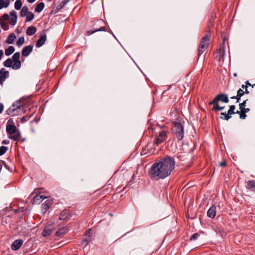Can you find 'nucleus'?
Masks as SVG:
<instances>
[{
  "instance_id": "f257e3e1",
  "label": "nucleus",
  "mask_w": 255,
  "mask_h": 255,
  "mask_svg": "<svg viewBox=\"0 0 255 255\" xmlns=\"http://www.w3.org/2000/svg\"><path fill=\"white\" fill-rule=\"evenodd\" d=\"M175 166L174 158L166 155L152 164L149 174L151 178L154 180L163 179L171 174Z\"/></svg>"
},
{
  "instance_id": "f03ea898",
  "label": "nucleus",
  "mask_w": 255,
  "mask_h": 255,
  "mask_svg": "<svg viewBox=\"0 0 255 255\" xmlns=\"http://www.w3.org/2000/svg\"><path fill=\"white\" fill-rule=\"evenodd\" d=\"M6 131L9 135V138L15 141H18L20 139L21 134L20 132L13 123L11 120H9L6 124Z\"/></svg>"
},
{
  "instance_id": "7ed1b4c3",
  "label": "nucleus",
  "mask_w": 255,
  "mask_h": 255,
  "mask_svg": "<svg viewBox=\"0 0 255 255\" xmlns=\"http://www.w3.org/2000/svg\"><path fill=\"white\" fill-rule=\"evenodd\" d=\"M172 133L178 141L181 140L184 136V127L180 121L177 120L172 127Z\"/></svg>"
},
{
  "instance_id": "20e7f679",
  "label": "nucleus",
  "mask_w": 255,
  "mask_h": 255,
  "mask_svg": "<svg viewBox=\"0 0 255 255\" xmlns=\"http://www.w3.org/2000/svg\"><path fill=\"white\" fill-rule=\"evenodd\" d=\"M168 129L166 127H159V130L155 134L153 141L154 145L158 146L167 138Z\"/></svg>"
},
{
  "instance_id": "39448f33",
  "label": "nucleus",
  "mask_w": 255,
  "mask_h": 255,
  "mask_svg": "<svg viewBox=\"0 0 255 255\" xmlns=\"http://www.w3.org/2000/svg\"><path fill=\"white\" fill-rule=\"evenodd\" d=\"M22 106L20 105L19 101H16L6 111V114L11 117L16 116L21 113L23 111Z\"/></svg>"
},
{
  "instance_id": "423d86ee",
  "label": "nucleus",
  "mask_w": 255,
  "mask_h": 255,
  "mask_svg": "<svg viewBox=\"0 0 255 255\" xmlns=\"http://www.w3.org/2000/svg\"><path fill=\"white\" fill-rule=\"evenodd\" d=\"M210 37V33L209 32L205 34L201 39V41L199 46L198 55L199 57L208 48L209 44V40Z\"/></svg>"
},
{
  "instance_id": "0eeeda50",
  "label": "nucleus",
  "mask_w": 255,
  "mask_h": 255,
  "mask_svg": "<svg viewBox=\"0 0 255 255\" xmlns=\"http://www.w3.org/2000/svg\"><path fill=\"white\" fill-rule=\"evenodd\" d=\"M221 101L223 103H228L229 101L227 95L225 94H220L217 95L213 99L212 101L209 103V105H212V104H215L219 103Z\"/></svg>"
},
{
  "instance_id": "6e6552de",
  "label": "nucleus",
  "mask_w": 255,
  "mask_h": 255,
  "mask_svg": "<svg viewBox=\"0 0 255 255\" xmlns=\"http://www.w3.org/2000/svg\"><path fill=\"white\" fill-rule=\"evenodd\" d=\"M104 21L102 20H98L94 25V27L92 30H88L86 32V35L87 36H90V35L98 32V31H106V28L105 26H100L99 27L98 25H100L101 23H103Z\"/></svg>"
},
{
  "instance_id": "1a4fd4ad",
  "label": "nucleus",
  "mask_w": 255,
  "mask_h": 255,
  "mask_svg": "<svg viewBox=\"0 0 255 255\" xmlns=\"http://www.w3.org/2000/svg\"><path fill=\"white\" fill-rule=\"evenodd\" d=\"M20 53L17 52L15 53L12 56V61L14 62L12 65V69L14 70H18L21 67V62L19 60Z\"/></svg>"
},
{
  "instance_id": "9d476101",
  "label": "nucleus",
  "mask_w": 255,
  "mask_h": 255,
  "mask_svg": "<svg viewBox=\"0 0 255 255\" xmlns=\"http://www.w3.org/2000/svg\"><path fill=\"white\" fill-rule=\"evenodd\" d=\"M55 229L54 223H51L48 224L44 228L42 232V236L43 237H47L50 236Z\"/></svg>"
},
{
  "instance_id": "9b49d317",
  "label": "nucleus",
  "mask_w": 255,
  "mask_h": 255,
  "mask_svg": "<svg viewBox=\"0 0 255 255\" xmlns=\"http://www.w3.org/2000/svg\"><path fill=\"white\" fill-rule=\"evenodd\" d=\"M9 72L4 68L0 70V84L2 85L3 82L8 77Z\"/></svg>"
},
{
  "instance_id": "f8f14e48",
  "label": "nucleus",
  "mask_w": 255,
  "mask_h": 255,
  "mask_svg": "<svg viewBox=\"0 0 255 255\" xmlns=\"http://www.w3.org/2000/svg\"><path fill=\"white\" fill-rule=\"evenodd\" d=\"M236 107L235 105H231L230 106V109L228 111V113L226 117L221 116L220 118L224 120L228 121L231 118V115L236 114L235 112Z\"/></svg>"
},
{
  "instance_id": "ddd939ff",
  "label": "nucleus",
  "mask_w": 255,
  "mask_h": 255,
  "mask_svg": "<svg viewBox=\"0 0 255 255\" xmlns=\"http://www.w3.org/2000/svg\"><path fill=\"white\" fill-rule=\"evenodd\" d=\"M46 34L45 33L44 31H43L42 33L40 34L39 39L37 41L36 43V46L37 47H40L42 46L45 43L46 40Z\"/></svg>"
},
{
  "instance_id": "4468645a",
  "label": "nucleus",
  "mask_w": 255,
  "mask_h": 255,
  "mask_svg": "<svg viewBox=\"0 0 255 255\" xmlns=\"http://www.w3.org/2000/svg\"><path fill=\"white\" fill-rule=\"evenodd\" d=\"M9 14L11 17L9 19V22L10 24L14 26L16 24L17 22V13L14 10H12L10 12Z\"/></svg>"
},
{
  "instance_id": "2eb2a0df",
  "label": "nucleus",
  "mask_w": 255,
  "mask_h": 255,
  "mask_svg": "<svg viewBox=\"0 0 255 255\" xmlns=\"http://www.w3.org/2000/svg\"><path fill=\"white\" fill-rule=\"evenodd\" d=\"M23 241L22 240H16L11 245V248L13 251L18 250L23 244Z\"/></svg>"
},
{
  "instance_id": "dca6fc26",
  "label": "nucleus",
  "mask_w": 255,
  "mask_h": 255,
  "mask_svg": "<svg viewBox=\"0 0 255 255\" xmlns=\"http://www.w3.org/2000/svg\"><path fill=\"white\" fill-rule=\"evenodd\" d=\"M207 214L208 217L211 219H213L215 217L216 214V207L214 205H213L208 209Z\"/></svg>"
},
{
  "instance_id": "f3484780",
  "label": "nucleus",
  "mask_w": 255,
  "mask_h": 255,
  "mask_svg": "<svg viewBox=\"0 0 255 255\" xmlns=\"http://www.w3.org/2000/svg\"><path fill=\"white\" fill-rule=\"evenodd\" d=\"M33 49V46L28 45L25 46L21 52V54L22 56L27 57L28 56L30 53L32 52Z\"/></svg>"
},
{
  "instance_id": "a211bd4d",
  "label": "nucleus",
  "mask_w": 255,
  "mask_h": 255,
  "mask_svg": "<svg viewBox=\"0 0 255 255\" xmlns=\"http://www.w3.org/2000/svg\"><path fill=\"white\" fill-rule=\"evenodd\" d=\"M53 204V201L52 200H46L42 205V211L44 213L49 209L51 205Z\"/></svg>"
},
{
  "instance_id": "6ab92c4d",
  "label": "nucleus",
  "mask_w": 255,
  "mask_h": 255,
  "mask_svg": "<svg viewBox=\"0 0 255 255\" xmlns=\"http://www.w3.org/2000/svg\"><path fill=\"white\" fill-rule=\"evenodd\" d=\"M217 54L216 56V59L218 61H220L223 58V57L225 54V50L224 49L220 48L217 50Z\"/></svg>"
},
{
  "instance_id": "aec40b11",
  "label": "nucleus",
  "mask_w": 255,
  "mask_h": 255,
  "mask_svg": "<svg viewBox=\"0 0 255 255\" xmlns=\"http://www.w3.org/2000/svg\"><path fill=\"white\" fill-rule=\"evenodd\" d=\"M46 198H47V197L45 196L39 194L36 195L33 198V203L35 204H39Z\"/></svg>"
},
{
  "instance_id": "412c9836",
  "label": "nucleus",
  "mask_w": 255,
  "mask_h": 255,
  "mask_svg": "<svg viewBox=\"0 0 255 255\" xmlns=\"http://www.w3.org/2000/svg\"><path fill=\"white\" fill-rule=\"evenodd\" d=\"M246 187L252 191H255V181L250 180L247 182Z\"/></svg>"
},
{
  "instance_id": "4be33fe9",
  "label": "nucleus",
  "mask_w": 255,
  "mask_h": 255,
  "mask_svg": "<svg viewBox=\"0 0 255 255\" xmlns=\"http://www.w3.org/2000/svg\"><path fill=\"white\" fill-rule=\"evenodd\" d=\"M36 31V28L34 26H30L27 28L26 33L28 35H32Z\"/></svg>"
},
{
  "instance_id": "5701e85b",
  "label": "nucleus",
  "mask_w": 255,
  "mask_h": 255,
  "mask_svg": "<svg viewBox=\"0 0 255 255\" xmlns=\"http://www.w3.org/2000/svg\"><path fill=\"white\" fill-rule=\"evenodd\" d=\"M16 39V36L15 34L14 33H11L8 35L7 37L6 40V43L8 44H12L14 40Z\"/></svg>"
},
{
  "instance_id": "b1692460",
  "label": "nucleus",
  "mask_w": 255,
  "mask_h": 255,
  "mask_svg": "<svg viewBox=\"0 0 255 255\" xmlns=\"http://www.w3.org/2000/svg\"><path fill=\"white\" fill-rule=\"evenodd\" d=\"M10 3V0H0V9L6 8Z\"/></svg>"
},
{
  "instance_id": "393cba45",
  "label": "nucleus",
  "mask_w": 255,
  "mask_h": 255,
  "mask_svg": "<svg viewBox=\"0 0 255 255\" xmlns=\"http://www.w3.org/2000/svg\"><path fill=\"white\" fill-rule=\"evenodd\" d=\"M44 7V3L42 2L38 3L35 8V11L37 12H40Z\"/></svg>"
},
{
  "instance_id": "a878e982",
  "label": "nucleus",
  "mask_w": 255,
  "mask_h": 255,
  "mask_svg": "<svg viewBox=\"0 0 255 255\" xmlns=\"http://www.w3.org/2000/svg\"><path fill=\"white\" fill-rule=\"evenodd\" d=\"M212 105H213V107H212L211 110L213 111H215L216 112L223 110L225 108L224 107L220 106L219 103H216L215 104Z\"/></svg>"
},
{
  "instance_id": "bb28decb",
  "label": "nucleus",
  "mask_w": 255,
  "mask_h": 255,
  "mask_svg": "<svg viewBox=\"0 0 255 255\" xmlns=\"http://www.w3.org/2000/svg\"><path fill=\"white\" fill-rule=\"evenodd\" d=\"M69 217L68 212L67 211H63L61 212L60 216H59V220H64L68 218Z\"/></svg>"
},
{
  "instance_id": "cd10ccee",
  "label": "nucleus",
  "mask_w": 255,
  "mask_h": 255,
  "mask_svg": "<svg viewBox=\"0 0 255 255\" xmlns=\"http://www.w3.org/2000/svg\"><path fill=\"white\" fill-rule=\"evenodd\" d=\"M14 48L12 46H9L5 50V54L6 56H9L14 51Z\"/></svg>"
},
{
  "instance_id": "c85d7f7f",
  "label": "nucleus",
  "mask_w": 255,
  "mask_h": 255,
  "mask_svg": "<svg viewBox=\"0 0 255 255\" xmlns=\"http://www.w3.org/2000/svg\"><path fill=\"white\" fill-rule=\"evenodd\" d=\"M67 231V229L66 228H60L56 232V236L58 237L63 236L64 234L66 233Z\"/></svg>"
},
{
  "instance_id": "c756f323",
  "label": "nucleus",
  "mask_w": 255,
  "mask_h": 255,
  "mask_svg": "<svg viewBox=\"0 0 255 255\" xmlns=\"http://www.w3.org/2000/svg\"><path fill=\"white\" fill-rule=\"evenodd\" d=\"M28 12V7L26 6H24L22 7L20 11V16L21 17H24Z\"/></svg>"
},
{
  "instance_id": "7c9ffc66",
  "label": "nucleus",
  "mask_w": 255,
  "mask_h": 255,
  "mask_svg": "<svg viewBox=\"0 0 255 255\" xmlns=\"http://www.w3.org/2000/svg\"><path fill=\"white\" fill-rule=\"evenodd\" d=\"M12 61L11 59L8 58L4 62L3 65L5 67H11L12 68Z\"/></svg>"
},
{
  "instance_id": "2f4dec72",
  "label": "nucleus",
  "mask_w": 255,
  "mask_h": 255,
  "mask_svg": "<svg viewBox=\"0 0 255 255\" xmlns=\"http://www.w3.org/2000/svg\"><path fill=\"white\" fill-rule=\"evenodd\" d=\"M22 1L21 0H16L14 3V7L16 10H19L22 6Z\"/></svg>"
},
{
  "instance_id": "473e14b6",
  "label": "nucleus",
  "mask_w": 255,
  "mask_h": 255,
  "mask_svg": "<svg viewBox=\"0 0 255 255\" xmlns=\"http://www.w3.org/2000/svg\"><path fill=\"white\" fill-rule=\"evenodd\" d=\"M236 113L240 115V118L241 119H245L247 117L246 114L242 110L237 111Z\"/></svg>"
},
{
  "instance_id": "72a5a7b5",
  "label": "nucleus",
  "mask_w": 255,
  "mask_h": 255,
  "mask_svg": "<svg viewBox=\"0 0 255 255\" xmlns=\"http://www.w3.org/2000/svg\"><path fill=\"white\" fill-rule=\"evenodd\" d=\"M26 15V20L28 22L31 21L34 17V14L31 12H29Z\"/></svg>"
},
{
  "instance_id": "f704fd0d",
  "label": "nucleus",
  "mask_w": 255,
  "mask_h": 255,
  "mask_svg": "<svg viewBox=\"0 0 255 255\" xmlns=\"http://www.w3.org/2000/svg\"><path fill=\"white\" fill-rule=\"evenodd\" d=\"M24 42V38L23 37H19L16 42V45L18 47H20Z\"/></svg>"
},
{
  "instance_id": "c9c22d12",
  "label": "nucleus",
  "mask_w": 255,
  "mask_h": 255,
  "mask_svg": "<svg viewBox=\"0 0 255 255\" xmlns=\"http://www.w3.org/2000/svg\"><path fill=\"white\" fill-rule=\"evenodd\" d=\"M6 146H1L0 147V156L3 155L7 150Z\"/></svg>"
},
{
  "instance_id": "e433bc0d",
  "label": "nucleus",
  "mask_w": 255,
  "mask_h": 255,
  "mask_svg": "<svg viewBox=\"0 0 255 255\" xmlns=\"http://www.w3.org/2000/svg\"><path fill=\"white\" fill-rule=\"evenodd\" d=\"M0 24L1 28L3 30H6L7 29V26L6 24L3 20H2L1 18H0Z\"/></svg>"
},
{
  "instance_id": "4c0bfd02",
  "label": "nucleus",
  "mask_w": 255,
  "mask_h": 255,
  "mask_svg": "<svg viewBox=\"0 0 255 255\" xmlns=\"http://www.w3.org/2000/svg\"><path fill=\"white\" fill-rule=\"evenodd\" d=\"M70 0H63L59 4L58 7L59 8H62Z\"/></svg>"
},
{
  "instance_id": "58836bf2",
  "label": "nucleus",
  "mask_w": 255,
  "mask_h": 255,
  "mask_svg": "<svg viewBox=\"0 0 255 255\" xmlns=\"http://www.w3.org/2000/svg\"><path fill=\"white\" fill-rule=\"evenodd\" d=\"M200 234L199 233H195L190 237V240L195 241L197 240Z\"/></svg>"
},
{
  "instance_id": "ea45409f",
  "label": "nucleus",
  "mask_w": 255,
  "mask_h": 255,
  "mask_svg": "<svg viewBox=\"0 0 255 255\" xmlns=\"http://www.w3.org/2000/svg\"><path fill=\"white\" fill-rule=\"evenodd\" d=\"M247 101H248V99L245 100L243 103H240L239 104V107H240V110H242V109H244V108H246V103H247Z\"/></svg>"
},
{
  "instance_id": "a19ab883",
  "label": "nucleus",
  "mask_w": 255,
  "mask_h": 255,
  "mask_svg": "<svg viewBox=\"0 0 255 255\" xmlns=\"http://www.w3.org/2000/svg\"><path fill=\"white\" fill-rule=\"evenodd\" d=\"M9 16L8 14H7V13H4L2 15L0 18H1L2 20L4 21L9 19Z\"/></svg>"
},
{
  "instance_id": "79ce46f5",
  "label": "nucleus",
  "mask_w": 255,
  "mask_h": 255,
  "mask_svg": "<svg viewBox=\"0 0 255 255\" xmlns=\"http://www.w3.org/2000/svg\"><path fill=\"white\" fill-rule=\"evenodd\" d=\"M244 92L243 90H242V89H240L238 90V91H237L238 95L242 97L244 95Z\"/></svg>"
},
{
  "instance_id": "37998d69",
  "label": "nucleus",
  "mask_w": 255,
  "mask_h": 255,
  "mask_svg": "<svg viewBox=\"0 0 255 255\" xmlns=\"http://www.w3.org/2000/svg\"><path fill=\"white\" fill-rule=\"evenodd\" d=\"M245 84L248 85V87L249 86H251L252 88H254L255 87V84H251L249 81H247L246 82H245Z\"/></svg>"
},
{
  "instance_id": "c03bdc74",
  "label": "nucleus",
  "mask_w": 255,
  "mask_h": 255,
  "mask_svg": "<svg viewBox=\"0 0 255 255\" xmlns=\"http://www.w3.org/2000/svg\"><path fill=\"white\" fill-rule=\"evenodd\" d=\"M219 165L220 166H226V164H227V162H226V161L225 160L224 161H222V162H219Z\"/></svg>"
},
{
  "instance_id": "a18cd8bd",
  "label": "nucleus",
  "mask_w": 255,
  "mask_h": 255,
  "mask_svg": "<svg viewBox=\"0 0 255 255\" xmlns=\"http://www.w3.org/2000/svg\"><path fill=\"white\" fill-rule=\"evenodd\" d=\"M3 105L2 103H0V114L2 113V112H3Z\"/></svg>"
},
{
  "instance_id": "49530a36",
  "label": "nucleus",
  "mask_w": 255,
  "mask_h": 255,
  "mask_svg": "<svg viewBox=\"0 0 255 255\" xmlns=\"http://www.w3.org/2000/svg\"><path fill=\"white\" fill-rule=\"evenodd\" d=\"M9 143V141L8 140H3L2 141V143L3 144H8Z\"/></svg>"
},
{
  "instance_id": "de8ad7c7",
  "label": "nucleus",
  "mask_w": 255,
  "mask_h": 255,
  "mask_svg": "<svg viewBox=\"0 0 255 255\" xmlns=\"http://www.w3.org/2000/svg\"><path fill=\"white\" fill-rule=\"evenodd\" d=\"M242 110H243L246 114L247 113H248L250 111V109L249 108H244Z\"/></svg>"
},
{
  "instance_id": "09e8293b",
  "label": "nucleus",
  "mask_w": 255,
  "mask_h": 255,
  "mask_svg": "<svg viewBox=\"0 0 255 255\" xmlns=\"http://www.w3.org/2000/svg\"><path fill=\"white\" fill-rule=\"evenodd\" d=\"M236 98L237 100V102H239L241 100V96L237 95V96H236Z\"/></svg>"
},
{
  "instance_id": "8fccbe9b",
  "label": "nucleus",
  "mask_w": 255,
  "mask_h": 255,
  "mask_svg": "<svg viewBox=\"0 0 255 255\" xmlns=\"http://www.w3.org/2000/svg\"><path fill=\"white\" fill-rule=\"evenodd\" d=\"M25 121H26V119H25V117H22L21 118V121L22 123H24Z\"/></svg>"
},
{
  "instance_id": "3c124183",
  "label": "nucleus",
  "mask_w": 255,
  "mask_h": 255,
  "mask_svg": "<svg viewBox=\"0 0 255 255\" xmlns=\"http://www.w3.org/2000/svg\"><path fill=\"white\" fill-rule=\"evenodd\" d=\"M244 92V94H249L250 93L247 88L245 89V91Z\"/></svg>"
},
{
  "instance_id": "603ef678",
  "label": "nucleus",
  "mask_w": 255,
  "mask_h": 255,
  "mask_svg": "<svg viewBox=\"0 0 255 255\" xmlns=\"http://www.w3.org/2000/svg\"><path fill=\"white\" fill-rule=\"evenodd\" d=\"M248 85H247L246 84L245 85H243L242 86V88H243V89H246V88H248Z\"/></svg>"
},
{
  "instance_id": "864d4df0",
  "label": "nucleus",
  "mask_w": 255,
  "mask_h": 255,
  "mask_svg": "<svg viewBox=\"0 0 255 255\" xmlns=\"http://www.w3.org/2000/svg\"><path fill=\"white\" fill-rule=\"evenodd\" d=\"M221 115L223 116V117H226L227 115V114L226 112H225V113L223 112V113H221Z\"/></svg>"
},
{
  "instance_id": "5fc2aeb1",
  "label": "nucleus",
  "mask_w": 255,
  "mask_h": 255,
  "mask_svg": "<svg viewBox=\"0 0 255 255\" xmlns=\"http://www.w3.org/2000/svg\"><path fill=\"white\" fill-rule=\"evenodd\" d=\"M35 0H27V1L29 2V3H32L34 1H35Z\"/></svg>"
},
{
  "instance_id": "6e6d98bb",
  "label": "nucleus",
  "mask_w": 255,
  "mask_h": 255,
  "mask_svg": "<svg viewBox=\"0 0 255 255\" xmlns=\"http://www.w3.org/2000/svg\"><path fill=\"white\" fill-rule=\"evenodd\" d=\"M231 99H236V96H234L231 97Z\"/></svg>"
},
{
  "instance_id": "4d7b16f0",
  "label": "nucleus",
  "mask_w": 255,
  "mask_h": 255,
  "mask_svg": "<svg viewBox=\"0 0 255 255\" xmlns=\"http://www.w3.org/2000/svg\"><path fill=\"white\" fill-rule=\"evenodd\" d=\"M234 76L235 77H237V73H234Z\"/></svg>"
}]
</instances>
